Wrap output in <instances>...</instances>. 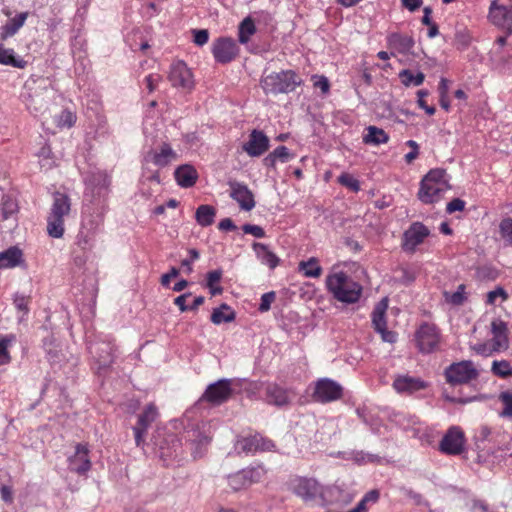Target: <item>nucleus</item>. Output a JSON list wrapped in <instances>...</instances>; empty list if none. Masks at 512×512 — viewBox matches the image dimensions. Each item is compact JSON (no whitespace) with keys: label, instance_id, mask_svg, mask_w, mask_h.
Segmentation results:
<instances>
[{"label":"nucleus","instance_id":"obj_37","mask_svg":"<svg viewBox=\"0 0 512 512\" xmlns=\"http://www.w3.org/2000/svg\"><path fill=\"white\" fill-rule=\"evenodd\" d=\"M398 77L405 87H418L422 85L425 80V74L423 72L414 71L412 69L401 70Z\"/></svg>","mask_w":512,"mask_h":512},{"label":"nucleus","instance_id":"obj_15","mask_svg":"<svg viewBox=\"0 0 512 512\" xmlns=\"http://www.w3.org/2000/svg\"><path fill=\"white\" fill-rule=\"evenodd\" d=\"M114 345L110 340L91 343L89 352L98 364V372L107 369L114 361Z\"/></svg>","mask_w":512,"mask_h":512},{"label":"nucleus","instance_id":"obj_6","mask_svg":"<svg viewBox=\"0 0 512 512\" xmlns=\"http://www.w3.org/2000/svg\"><path fill=\"white\" fill-rule=\"evenodd\" d=\"M151 442L155 453L163 460L176 458L181 449V442L175 434H167L158 430L152 436Z\"/></svg>","mask_w":512,"mask_h":512},{"label":"nucleus","instance_id":"obj_24","mask_svg":"<svg viewBox=\"0 0 512 512\" xmlns=\"http://www.w3.org/2000/svg\"><path fill=\"white\" fill-rule=\"evenodd\" d=\"M169 81L175 87L189 89L193 86L192 73L183 61L171 65Z\"/></svg>","mask_w":512,"mask_h":512},{"label":"nucleus","instance_id":"obj_28","mask_svg":"<svg viewBox=\"0 0 512 512\" xmlns=\"http://www.w3.org/2000/svg\"><path fill=\"white\" fill-rule=\"evenodd\" d=\"M266 399L269 404H273L278 407L286 406L290 402L288 391L277 384L267 385Z\"/></svg>","mask_w":512,"mask_h":512},{"label":"nucleus","instance_id":"obj_60","mask_svg":"<svg viewBox=\"0 0 512 512\" xmlns=\"http://www.w3.org/2000/svg\"><path fill=\"white\" fill-rule=\"evenodd\" d=\"M162 81V76L157 73L149 74L145 77L144 83L149 93H152Z\"/></svg>","mask_w":512,"mask_h":512},{"label":"nucleus","instance_id":"obj_40","mask_svg":"<svg viewBox=\"0 0 512 512\" xmlns=\"http://www.w3.org/2000/svg\"><path fill=\"white\" fill-rule=\"evenodd\" d=\"M388 140V134L383 129L376 126H369L367 128V134L363 137L364 143L373 145L385 144Z\"/></svg>","mask_w":512,"mask_h":512},{"label":"nucleus","instance_id":"obj_9","mask_svg":"<svg viewBox=\"0 0 512 512\" xmlns=\"http://www.w3.org/2000/svg\"><path fill=\"white\" fill-rule=\"evenodd\" d=\"M343 395L342 386L330 379L321 378L315 382L312 398L319 403H329L340 399Z\"/></svg>","mask_w":512,"mask_h":512},{"label":"nucleus","instance_id":"obj_19","mask_svg":"<svg viewBox=\"0 0 512 512\" xmlns=\"http://www.w3.org/2000/svg\"><path fill=\"white\" fill-rule=\"evenodd\" d=\"M320 498L324 505L345 506L352 502L354 495L348 489L333 485L322 488Z\"/></svg>","mask_w":512,"mask_h":512},{"label":"nucleus","instance_id":"obj_5","mask_svg":"<svg viewBox=\"0 0 512 512\" xmlns=\"http://www.w3.org/2000/svg\"><path fill=\"white\" fill-rule=\"evenodd\" d=\"M446 382L452 386L467 384L478 377V371L470 360L450 364L444 370Z\"/></svg>","mask_w":512,"mask_h":512},{"label":"nucleus","instance_id":"obj_10","mask_svg":"<svg viewBox=\"0 0 512 512\" xmlns=\"http://www.w3.org/2000/svg\"><path fill=\"white\" fill-rule=\"evenodd\" d=\"M417 346L422 353L433 352L440 342V333L434 324L423 323L415 334Z\"/></svg>","mask_w":512,"mask_h":512},{"label":"nucleus","instance_id":"obj_7","mask_svg":"<svg viewBox=\"0 0 512 512\" xmlns=\"http://www.w3.org/2000/svg\"><path fill=\"white\" fill-rule=\"evenodd\" d=\"M266 474L261 464H256L242 469L228 476V484L234 491L246 489L254 483H258Z\"/></svg>","mask_w":512,"mask_h":512},{"label":"nucleus","instance_id":"obj_48","mask_svg":"<svg viewBox=\"0 0 512 512\" xmlns=\"http://www.w3.org/2000/svg\"><path fill=\"white\" fill-rule=\"evenodd\" d=\"M499 234L506 245L512 246V217H506L499 223Z\"/></svg>","mask_w":512,"mask_h":512},{"label":"nucleus","instance_id":"obj_52","mask_svg":"<svg viewBox=\"0 0 512 512\" xmlns=\"http://www.w3.org/2000/svg\"><path fill=\"white\" fill-rule=\"evenodd\" d=\"M338 181H339L340 184H342L343 186L351 189L354 192H357V191L360 190V183H359V181L356 178H354L352 175L348 174V173H342L338 177Z\"/></svg>","mask_w":512,"mask_h":512},{"label":"nucleus","instance_id":"obj_23","mask_svg":"<svg viewBox=\"0 0 512 512\" xmlns=\"http://www.w3.org/2000/svg\"><path fill=\"white\" fill-rule=\"evenodd\" d=\"M392 386L399 394L411 395L415 392L426 389L427 383L419 377L397 375Z\"/></svg>","mask_w":512,"mask_h":512},{"label":"nucleus","instance_id":"obj_51","mask_svg":"<svg viewBox=\"0 0 512 512\" xmlns=\"http://www.w3.org/2000/svg\"><path fill=\"white\" fill-rule=\"evenodd\" d=\"M93 233L94 232L81 228L76 237V244L82 250L90 248L92 246Z\"/></svg>","mask_w":512,"mask_h":512},{"label":"nucleus","instance_id":"obj_17","mask_svg":"<svg viewBox=\"0 0 512 512\" xmlns=\"http://www.w3.org/2000/svg\"><path fill=\"white\" fill-rule=\"evenodd\" d=\"M68 469L78 474L85 476L91 469V460L89 457V449L87 444L78 443L75 446V452L68 457Z\"/></svg>","mask_w":512,"mask_h":512},{"label":"nucleus","instance_id":"obj_33","mask_svg":"<svg viewBox=\"0 0 512 512\" xmlns=\"http://www.w3.org/2000/svg\"><path fill=\"white\" fill-rule=\"evenodd\" d=\"M388 42L391 47L396 49L399 53L405 54L410 52L415 42L411 36L393 33L388 37Z\"/></svg>","mask_w":512,"mask_h":512},{"label":"nucleus","instance_id":"obj_14","mask_svg":"<svg viewBox=\"0 0 512 512\" xmlns=\"http://www.w3.org/2000/svg\"><path fill=\"white\" fill-rule=\"evenodd\" d=\"M186 444L194 459L202 458L207 452L211 437L199 427H192L185 432Z\"/></svg>","mask_w":512,"mask_h":512},{"label":"nucleus","instance_id":"obj_46","mask_svg":"<svg viewBox=\"0 0 512 512\" xmlns=\"http://www.w3.org/2000/svg\"><path fill=\"white\" fill-rule=\"evenodd\" d=\"M343 458L346 460H352L357 464H365L368 462H375L378 457L376 455L367 454L363 451H349L343 452Z\"/></svg>","mask_w":512,"mask_h":512},{"label":"nucleus","instance_id":"obj_43","mask_svg":"<svg viewBox=\"0 0 512 512\" xmlns=\"http://www.w3.org/2000/svg\"><path fill=\"white\" fill-rule=\"evenodd\" d=\"M299 271L303 272L306 277L318 278L321 276L323 270L318 263V259L311 257L307 261H301L299 263Z\"/></svg>","mask_w":512,"mask_h":512},{"label":"nucleus","instance_id":"obj_32","mask_svg":"<svg viewBox=\"0 0 512 512\" xmlns=\"http://www.w3.org/2000/svg\"><path fill=\"white\" fill-rule=\"evenodd\" d=\"M28 15V12H21L14 18L9 20L1 29V39L4 40L15 35L18 32V30L24 25Z\"/></svg>","mask_w":512,"mask_h":512},{"label":"nucleus","instance_id":"obj_39","mask_svg":"<svg viewBox=\"0 0 512 512\" xmlns=\"http://www.w3.org/2000/svg\"><path fill=\"white\" fill-rule=\"evenodd\" d=\"M235 312L231 307L225 303L221 304L220 307L215 308L211 315V321L219 325L221 323L232 322L235 320Z\"/></svg>","mask_w":512,"mask_h":512},{"label":"nucleus","instance_id":"obj_63","mask_svg":"<svg viewBox=\"0 0 512 512\" xmlns=\"http://www.w3.org/2000/svg\"><path fill=\"white\" fill-rule=\"evenodd\" d=\"M188 253L190 255V258L189 259H183L181 261V266L186 268V272L188 274H190L192 271H193V268H192V262L197 260L199 257H200V254L198 252V250L194 249V248H191L188 250Z\"/></svg>","mask_w":512,"mask_h":512},{"label":"nucleus","instance_id":"obj_36","mask_svg":"<svg viewBox=\"0 0 512 512\" xmlns=\"http://www.w3.org/2000/svg\"><path fill=\"white\" fill-rule=\"evenodd\" d=\"M0 64L22 69L27 65V62L17 56L13 49L0 45Z\"/></svg>","mask_w":512,"mask_h":512},{"label":"nucleus","instance_id":"obj_12","mask_svg":"<svg viewBox=\"0 0 512 512\" xmlns=\"http://www.w3.org/2000/svg\"><path fill=\"white\" fill-rule=\"evenodd\" d=\"M232 392V380L220 379L208 385L201 400H205L213 405H220L231 397Z\"/></svg>","mask_w":512,"mask_h":512},{"label":"nucleus","instance_id":"obj_44","mask_svg":"<svg viewBox=\"0 0 512 512\" xmlns=\"http://www.w3.org/2000/svg\"><path fill=\"white\" fill-rule=\"evenodd\" d=\"M466 286L464 284L458 285L455 292L445 291L443 296L445 301L453 306H461L467 301V294L465 292Z\"/></svg>","mask_w":512,"mask_h":512},{"label":"nucleus","instance_id":"obj_30","mask_svg":"<svg viewBox=\"0 0 512 512\" xmlns=\"http://www.w3.org/2000/svg\"><path fill=\"white\" fill-rule=\"evenodd\" d=\"M71 212V200L68 195L55 192L53 194V202L50 208V214L67 218Z\"/></svg>","mask_w":512,"mask_h":512},{"label":"nucleus","instance_id":"obj_47","mask_svg":"<svg viewBox=\"0 0 512 512\" xmlns=\"http://www.w3.org/2000/svg\"><path fill=\"white\" fill-rule=\"evenodd\" d=\"M491 371L500 378H508L512 376V366L507 360H495L492 363Z\"/></svg>","mask_w":512,"mask_h":512},{"label":"nucleus","instance_id":"obj_26","mask_svg":"<svg viewBox=\"0 0 512 512\" xmlns=\"http://www.w3.org/2000/svg\"><path fill=\"white\" fill-rule=\"evenodd\" d=\"M178 155L177 153L172 149V147L168 143H163L160 147L159 152H153L149 151L145 157L144 161L146 163L152 162L158 167H166L168 166L172 161L177 160Z\"/></svg>","mask_w":512,"mask_h":512},{"label":"nucleus","instance_id":"obj_13","mask_svg":"<svg viewBox=\"0 0 512 512\" xmlns=\"http://www.w3.org/2000/svg\"><path fill=\"white\" fill-rule=\"evenodd\" d=\"M429 234L430 230L423 223L413 222L403 233L402 249L409 253L415 252L417 246L422 244Z\"/></svg>","mask_w":512,"mask_h":512},{"label":"nucleus","instance_id":"obj_45","mask_svg":"<svg viewBox=\"0 0 512 512\" xmlns=\"http://www.w3.org/2000/svg\"><path fill=\"white\" fill-rule=\"evenodd\" d=\"M16 341L14 334H7L0 338V365H6L11 362V355L8 348Z\"/></svg>","mask_w":512,"mask_h":512},{"label":"nucleus","instance_id":"obj_3","mask_svg":"<svg viewBox=\"0 0 512 512\" xmlns=\"http://www.w3.org/2000/svg\"><path fill=\"white\" fill-rule=\"evenodd\" d=\"M302 78L293 70L272 72L262 77L260 85L265 94H288L302 84Z\"/></svg>","mask_w":512,"mask_h":512},{"label":"nucleus","instance_id":"obj_56","mask_svg":"<svg viewBox=\"0 0 512 512\" xmlns=\"http://www.w3.org/2000/svg\"><path fill=\"white\" fill-rule=\"evenodd\" d=\"M275 298H276V293L274 291L264 293L261 296V302H260L258 310L262 313L269 311L271 308V304L275 301Z\"/></svg>","mask_w":512,"mask_h":512},{"label":"nucleus","instance_id":"obj_16","mask_svg":"<svg viewBox=\"0 0 512 512\" xmlns=\"http://www.w3.org/2000/svg\"><path fill=\"white\" fill-rule=\"evenodd\" d=\"M488 18L492 24L512 34V6H505L493 0L490 3Z\"/></svg>","mask_w":512,"mask_h":512},{"label":"nucleus","instance_id":"obj_31","mask_svg":"<svg viewBox=\"0 0 512 512\" xmlns=\"http://www.w3.org/2000/svg\"><path fill=\"white\" fill-rule=\"evenodd\" d=\"M45 91H35L34 94L29 93L27 95H23L24 103L26 108L30 111V113L37 115L38 113H42L47 107V101L45 100L43 94Z\"/></svg>","mask_w":512,"mask_h":512},{"label":"nucleus","instance_id":"obj_50","mask_svg":"<svg viewBox=\"0 0 512 512\" xmlns=\"http://www.w3.org/2000/svg\"><path fill=\"white\" fill-rule=\"evenodd\" d=\"M87 210L84 211V217L82 220V228L94 232L102 223L101 213H97L96 216L86 215Z\"/></svg>","mask_w":512,"mask_h":512},{"label":"nucleus","instance_id":"obj_27","mask_svg":"<svg viewBox=\"0 0 512 512\" xmlns=\"http://www.w3.org/2000/svg\"><path fill=\"white\" fill-rule=\"evenodd\" d=\"M174 177L179 186L182 188H190L195 185L198 179V173L192 165L183 164L175 169Z\"/></svg>","mask_w":512,"mask_h":512},{"label":"nucleus","instance_id":"obj_2","mask_svg":"<svg viewBox=\"0 0 512 512\" xmlns=\"http://www.w3.org/2000/svg\"><path fill=\"white\" fill-rule=\"evenodd\" d=\"M450 188L446 170L436 168L430 170L421 180L418 199L424 204L438 202Z\"/></svg>","mask_w":512,"mask_h":512},{"label":"nucleus","instance_id":"obj_29","mask_svg":"<svg viewBox=\"0 0 512 512\" xmlns=\"http://www.w3.org/2000/svg\"><path fill=\"white\" fill-rule=\"evenodd\" d=\"M252 248L262 264L268 266L270 269H275L278 266L280 258L274 254L267 245L254 242Z\"/></svg>","mask_w":512,"mask_h":512},{"label":"nucleus","instance_id":"obj_35","mask_svg":"<svg viewBox=\"0 0 512 512\" xmlns=\"http://www.w3.org/2000/svg\"><path fill=\"white\" fill-rule=\"evenodd\" d=\"M65 219L61 216L48 214L47 216V233L52 238H62L65 232Z\"/></svg>","mask_w":512,"mask_h":512},{"label":"nucleus","instance_id":"obj_11","mask_svg":"<svg viewBox=\"0 0 512 512\" xmlns=\"http://www.w3.org/2000/svg\"><path fill=\"white\" fill-rule=\"evenodd\" d=\"M212 54L217 63L232 62L239 54L236 41L230 37H219L212 44Z\"/></svg>","mask_w":512,"mask_h":512},{"label":"nucleus","instance_id":"obj_62","mask_svg":"<svg viewBox=\"0 0 512 512\" xmlns=\"http://www.w3.org/2000/svg\"><path fill=\"white\" fill-rule=\"evenodd\" d=\"M193 42L198 46L205 45L209 40V32L206 29H194Z\"/></svg>","mask_w":512,"mask_h":512},{"label":"nucleus","instance_id":"obj_21","mask_svg":"<svg viewBox=\"0 0 512 512\" xmlns=\"http://www.w3.org/2000/svg\"><path fill=\"white\" fill-rule=\"evenodd\" d=\"M158 417V411L154 404L150 403L139 415L137 424L133 427L135 443L139 447L144 443V434L148 427Z\"/></svg>","mask_w":512,"mask_h":512},{"label":"nucleus","instance_id":"obj_59","mask_svg":"<svg viewBox=\"0 0 512 512\" xmlns=\"http://www.w3.org/2000/svg\"><path fill=\"white\" fill-rule=\"evenodd\" d=\"M491 332L493 336L508 335L507 323L501 319H495L491 323Z\"/></svg>","mask_w":512,"mask_h":512},{"label":"nucleus","instance_id":"obj_55","mask_svg":"<svg viewBox=\"0 0 512 512\" xmlns=\"http://www.w3.org/2000/svg\"><path fill=\"white\" fill-rule=\"evenodd\" d=\"M272 154L276 158L277 161L281 163H287L293 158V154L290 153L289 149L286 146H278L272 151Z\"/></svg>","mask_w":512,"mask_h":512},{"label":"nucleus","instance_id":"obj_61","mask_svg":"<svg viewBox=\"0 0 512 512\" xmlns=\"http://www.w3.org/2000/svg\"><path fill=\"white\" fill-rule=\"evenodd\" d=\"M242 230L245 234H251L256 238H264L266 236L265 230L258 225L247 223L242 226Z\"/></svg>","mask_w":512,"mask_h":512},{"label":"nucleus","instance_id":"obj_57","mask_svg":"<svg viewBox=\"0 0 512 512\" xmlns=\"http://www.w3.org/2000/svg\"><path fill=\"white\" fill-rule=\"evenodd\" d=\"M429 92L427 90H418L417 91V96H418V100H417V104L420 108H422L423 110H425V112L428 114V115H434L435 114V107L434 106H428L426 101L424 100V97L428 96Z\"/></svg>","mask_w":512,"mask_h":512},{"label":"nucleus","instance_id":"obj_38","mask_svg":"<svg viewBox=\"0 0 512 512\" xmlns=\"http://www.w3.org/2000/svg\"><path fill=\"white\" fill-rule=\"evenodd\" d=\"M216 216V209L207 204L200 205L195 212L196 222L202 226L207 227L214 223Z\"/></svg>","mask_w":512,"mask_h":512},{"label":"nucleus","instance_id":"obj_22","mask_svg":"<svg viewBox=\"0 0 512 512\" xmlns=\"http://www.w3.org/2000/svg\"><path fill=\"white\" fill-rule=\"evenodd\" d=\"M269 138L263 131L254 129L249 140L243 144V150L251 157H259L269 149Z\"/></svg>","mask_w":512,"mask_h":512},{"label":"nucleus","instance_id":"obj_34","mask_svg":"<svg viewBox=\"0 0 512 512\" xmlns=\"http://www.w3.org/2000/svg\"><path fill=\"white\" fill-rule=\"evenodd\" d=\"M22 261V251L18 247H10L0 253V269L12 268L19 265Z\"/></svg>","mask_w":512,"mask_h":512},{"label":"nucleus","instance_id":"obj_64","mask_svg":"<svg viewBox=\"0 0 512 512\" xmlns=\"http://www.w3.org/2000/svg\"><path fill=\"white\" fill-rule=\"evenodd\" d=\"M406 145L409 146L411 149H410V152H408L405 155V160H406L407 163H411L412 161H414L418 157L419 145L414 140H408L406 142Z\"/></svg>","mask_w":512,"mask_h":512},{"label":"nucleus","instance_id":"obj_41","mask_svg":"<svg viewBox=\"0 0 512 512\" xmlns=\"http://www.w3.org/2000/svg\"><path fill=\"white\" fill-rule=\"evenodd\" d=\"M256 33V26L251 17L243 19L238 26V41L241 44H247Z\"/></svg>","mask_w":512,"mask_h":512},{"label":"nucleus","instance_id":"obj_18","mask_svg":"<svg viewBox=\"0 0 512 512\" xmlns=\"http://www.w3.org/2000/svg\"><path fill=\"white\" fill-rule=\"evenodd\" d=\"M464 434L459 427L452 426L443 436L439 448L447 455H459L464 450Z\"/></svg>","mask_w":512,"mask_h":512},{"label":"nucleus","instance_id":"obj_4","mask_svg":"<svg viewBox=\"0 0 512 512\" xmlns=\"http://www.w3.org/2000/svg\"><path fill=\"white\" fill-rule=\"evenodd\" d=\"M85 183V199L102 208L103 199L108 194L110 184L108 175L102 171L91 172L85 179Z\"/></svg>","mask_w":512,"mask_h":512},{"label":"nucleus","instance_id":"obj_49","mask_svg":"<svg viewBox=\"0 0 512 512\" xmlns=\"http://www.w3.org/2000/svg\"><path fill=\"white\" fill-rule=\"evenodd\" d=\"M499 401L503 404L504 408L499 413L503 418L512 417V393L510 391H503L498 396Z\"/></svg>","mask_w":512,"mask_h":512},{"label":"nucleus","instance_id":"obj_58","mask_svg":"<svg viewBox=\"0 0 512 512\" xmlns=\"http://www.w3.org/2000/svg\"><path fill=\"white\" fill-rule=\"evenodd\" d=\"M509 347L508 335L493 336L492 339V351L499 352L506 350Z\"/></svg>","mask_w":512,"mask_h":512},{"label":"nucleus","instance_id":"obj_25","mask_svg":"<svg viewBox=\"0 0 512 512\" xmlns=\"http://www.w3.org/2000/svg\"><path fill=\"white\" fill-rule=\"evenodd\" d=\"M293 492L305 501L315 499L320 496L321 487L314 479L299 478L296 479L292 486Z\"/></svg>","mask_w":512,"mask_h":512},{"label":"nucleus","instance_id":"obj_20","mask_svg":"<svg viewBox=\"0 0 512 512\" xmlns=\"http://www.w3.org/2000/svg\"><path fill=\"white\" fill-rule=\"evenodd\" d=\"M230 197L235 200L244 211H251L256 203L254 195L248 186L237 181H229Z\"/></svg>","mask_w":512,"mask_h":512},{"label":"nucleus","instance_id":"obj_1","mask_svg":"<svg viewBox=\"0 0 512 512\" xmlns=\"http://www.w3.org/2000/svg\"><path fill=\"white\" fill-rule=\"evenodd\" d=\"M326 287L337 301L347 304L358 302L362 294V286L343 271L330 273Z\"/></svg>","mask_w":512,"mask_h":512},{"label":"nucleus","instance_id":"obj_42","mask_svg":"<svg viewBox=\"0 0 512 512\" xmlns=\"http://www.w3.org/2000/svg\"><path fill=\"white\" fill-rule=\"evenodd\" d=\"M387 309V300H381L374 308L372 312V324L375 331H381L386 328L385 312Z\"/></svg>","mask_w":512,"mask_h":512},{"label":"nucleus","instance_id":"obj_53","mask_svg":"<svg viewBox=\"0 0 512 512\" xmlns=\"http://www.w3.org/2000/svg\"><path fill=\"white\" fill-rule=\"evenodd\" d=\"M29 301H30L29 297L19 294V293H16L13 298V304H14L15 308L18 311L22 312L23 315H27L29 312V308H28Z\"/></svg>","mask_w":512,"mask_h":512},{"label":"nucleus","instance_id":"obj_8","mask_svg":"<svg viewBox=\"0 0 512 512\" xmlns=\"http://www.w3.org/2000/svg\"><path fill=\"white\" fill-rule=\"evenodd\" d=\"M275 444L272 440L263 437L259 433L239 436L234 444V450L237 454L255 453L257 451H272Z\"/></svg>","mask_w":512,"mask_h":512},{"label":"nucleus","instance_id":"obj_54","mask_svg":"<svg viewBox=\"0 0 512 512\" xmlns=\"http://www.w3.org/2000/svg\"><path fill=\"white\" fill-rule=\"evenodd\" d=\"M498 297H500L502 301H506L509 297L508 293L500 286L487 293L486 304L495 305L496 299Z\"/></svg>","mask_w":512,"mask_h":512}]
</instances>
